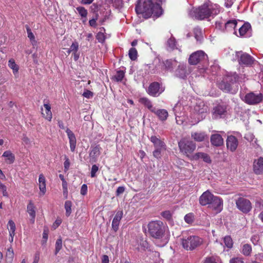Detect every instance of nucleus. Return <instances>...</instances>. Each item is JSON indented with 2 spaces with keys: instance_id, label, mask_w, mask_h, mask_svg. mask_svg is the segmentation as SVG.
<instances>
[{
  "instance_id": "1",
  "label": "nucleus",
  "mask_w": 263,
  "mask_h": 263,
  "mask_svg": "<svg viewBox=\"0 0 263 263\" xmlns=\"http://www.w3.org/2000/svg\"><path fill=\"white\" fill-rule=\"evenodd\" d=\"M135 11L144 18H148L153 15L158 17L162 15L163 10L160 4L153 3L152 0H138L135 6Z\"/></svg>"
},
{
  "instance_id": "2",
  "label": "nucleus",
  "mask_w": 263,
  "mask_h": 263,
  "mask_svg": "<svg viewBox=\"0 0 263 263\" xmlns=\"http://www.w3.org/2000/svg\"><path fill=\"white\" fill-rule=\"evenodd\" d=\"M219 12L220 10L217 6L206 3L192 11L193 16L199 20L208 18L212 15H216Z\"/></svg>"
},
{
  "instance_id": "3",
  "label": "nucleus",
  "mask_w": 263,
  "mask_h": 263,
  "mask_svg": "<svg viewBox=\"0 0 263 263\" xmlns=\"http://www.w3.org/2000/svg\"><path fill=\"white\" fill-rule=\"evenodd\" d=\"M180 152L191 160H194V152L196 148V144L192 141L183 138L178 142Z\"/></svg>"
},
{
  "instance_id": "4",
  "label": "nucleus",
  "mask_w": 263,
  "mask_h": 263,
  "mask_svg": "<svg viewBox=\"0 0 263 263\" xmlns=\"http://www.w3.org/2000/svg\"><path fill=\"white\" fill-rule=\"evenodd\" d=\"M147 227L150 235L153 238L160 239L164 234V227L161 221H152L148 224Z\"/></svg>"
},
{
  "instance_id": "5",
  "label": "nucleus",
  "mask_w": 263,
  "mask_h": 263,
  "mask_svg": "<svg viewBox=\"0 0 263 263\" xmlns=\"http://www.w3.org/2000/svg\"><path fill=\"white\" fill-rule=\"evenodd\" d=\"M203 242L202 238L197 236H190L181 239L182 247L187 251H193Z\"/></svg>"
},
{
  "instance_id": "6",
  "label": "nucleus",
  "mask_w": 263,
  "mask_h": 263,
  "mask_svg": "<svg viewBox=\"0 0 263 263\" xmlns=\"http://www.w3.org/2000/svg\"><path fill=\"white\" fill-rule=\"evenodd\" d=\"M208 61V55L202 50H198L192 53L189 58V63L195 65L199 63H204Z\"/></svg>"
},
{
  "instance_id": "7",
  "label": "nucleus",
  "mask_w": 263,
  "mask_h": 263,
  "mask_svg": "<svg viewBox=\"0 0 263 263\" xmlns=\"http://www.w3.org/2000/svg\"><path fill=\"white\" fill-rule=\"evenodd\" d=\"M235 83V79L232 76H227L219 83L218 87L225 92H231L235 93L236 91L233 90L232 86Z\"/></svg>"
},
{
  "instance_id": "8",
  "label": "nucleus",
  "mask_w": 263,
  "mask_h": 263,
  "mask_svg": "<svg viewBox=\"0 0 263 263\" xmlns=\"http://www.w3.org/2000/svg\"><path fill=\"white\" fill-rule=\"evenodd\" d=\"M235 203L237 208L243 214H248L252 209L251 201L244 197H239Z\"/></svg>"
},
{
  "instance_id": "9",
  "label": "nucleus",
  "mask_w": 263,
  "mask_h": 263,
  "mask_svg": "<svg viewBox=\"0 0 263 263\" xmlns=\"http://www.w3.org/2000/svg\"><path fill=\"white\" fill-rule=\"evenodd\" d=\"M228 105L225 103H219L214 106L212 111L213 118L218 119L224 118L228 110Z\"/></svg>"
},
{
  "instance_id": "10",
  "label": "nucleus",
  "mask_w": 263,
  "mask_h": 263,
  "mask_svg": "<svg viewBox=\"0 0 263 263\" xmlns=\"http://www.w3.org/2000/svg\"><path fill=\"white\" fill-rule=\"evenodd\" d=\"M236 56L237 58L239 64L241 65L251 66L255 61L254 58L251 55L242 51H236Z\"/></svg>"
},
{
  "instance_id": "11",
  "label": "nucleus",
  "mask_w": 263,
  "mask_h": 263,
  "mask_svg": "<svg viewBox=\"0 0 263 263\" xmlns=\"http://www.w3.org/2000/svg\"><path fill=\"white\" fill-rule=\"evenodd\" d=\"M262 101L263 95L261 93L256 94L253 92L247 93L244 99V101L249 105L257 104Z\"/></svg>"
},
{
  "instance_id": "12",
  "label": "nucleus",
  "mask_w": 263,
  "mask_h": 263,
  "mask_svg": "<svg viewBox=\"0 0 263 263\" xmlns=\"http://www.w3.org/2000/svg\"><path fill=\"white\" fill-rule=\"evenodd\" d=\"M164 88L160 87V84L157 82L151 83L146 90L147 93L151 96L156 97L161 94Z\"/></svg>"
},
{
  "instance_id": "13",
  "label": "nucleus",
  "mask_w": 263,
  "mask_h": 263,
  "mask_svg": "<svg viewBox=\"0 0 263 263\" xmlns=\"http://www.w3.org/2000/svg\"><path fill=\"white\" fill-rule=\"evenodd\" d=\"M226 145L228 150L231 152H235L238 145V139L234 136H228L226 140Z\"/></svg>"
},
{
  "instance_id": "14",
  "label": "nucleus",
  "mask_w": 263,
  "mask_h": 263,
  "mask_svg": "<svg viewBox=\"0 0 263 263\" xmlns=\"http://www.w3.org/2000/svg\"><path fill=\"white\" fill-rule=\"evenodd\" d=\"M102 148L99 144L95 145L91 147V150L89 153L90 161L96 162L98 157L100 155Z\"/></svg>"
},
{
  "instance_id": "15",
  "label": "nucleus",
  "mask_w": 263,
  "mask_h": 263,
  "mask_svg": "<svg viewBox=\"0 0 263 263\" xmlns=\"http://www.w3.org/2000/svg\"><path fill=\"white\" fill-rule=\"evenodd\" d=\"M209 191H206L202 193L199 198V203L202 205L210 204L213 199L215 197Z\"/></svg>"
},
{
  "instance_id": "16",
  "label": "nucleus",
  "mask_w": 263,
  "mask_h": 263,
  "mask_svg": "<svg viewBox=\"0 0 263 263\" xmlns=\"http://www.w3.org/2000/svg\"><path fill=\"white\" fill-rule=\"evenodd\" d=\"M209 206L215 211L216 213H219L222 210L223 200L219 197L215 196L210 203Z\"/></svg>"
},
{
  "instance_id": "17",
  "label": "nucleus",
  "mask_w": 263,
  "mask_h": 263,
  "mask_svg": "<svg viewBox=\"0 0 263 263\" xmlns=\"http://www.w3.org/2000/svg\"><path fill=\"white\" fill-rule=\"evenodd\" d=\"M253 170L256 175H261L263 174V157H260L254 160Z\"/></svg>"
},
{
  "instance_id": "18",
  "label": "nucleus",
  "mask_w": 263,
  "mask_h": 263,
  "mask_svg": "<svg viewBox=\"0 0 263 263\" xmlns=\"http://www.w3.org/2000/svg\"><path fill=\"white\" fill-rule=\"evenodd\" d=\"M208 110V106L205 105L202 101H198L194 107L193 112L198 115H203L207 112Z\"/></svg>"
},
{
  "instance_id": "19",
  "label": "nucleus",
  "mask_w": 263,
  "mask_h": 263,
  "mask_svg": "<svg viewBox=\"0 0 263 263\" xmlns=\"http://www.w3.org/2000/svg\"><path fill=\"white\" fill-rule=\"evenodd\" d=\"M68 138L69 140L70 148L71 152H73L75 151L76 147V138L73 133L69 128L66 130Z\"/></svg>"
},
{
  "instance_id": "20",
  "label": "nucleus",
  "mask_w": 263,
  "mask_h": 263,
  "mask_svg": "<svg viewBox=\"0 0 263 263\" xmlns=\"http://www.w3.org/2000/svg\"><path fill=\"white\" fill-rule=\"evenodd\" d=\"M191 137L196 142H202L208 139V136L204 132H192Z\"/></svg>"
},
{
  "instance_id": "21",
  "label": "nucleus",
  "mask_w": 263,
  "mask_h": 263,
  "mask_svg": "<svg viewBox=\"0 0 263 263\" xmlns=\"http://www.w3.org/2000/svg\"><path fill=\"white\" fill-rule=\"evenodd\" d=\"M123 216V212L119 211L117 212L115 216L114 217L112 221L111 227L112 229L116 232L118 229L120 224V220H121Z\"/></svg>"
},
{
  "instance_id": "22",
  "label": "nucleus",
  "mask_w": 263,
  "mask_h": 263,
  "mask_svg": "<svg viewBox=\"0 0 263 263\" xmlns=\"http://www.w3.org/2000/svg\"><path fill=\"white\" fill-rule=\"evenodd\" d=\"M210 140L212 145L215 146H220L223 144V139L222 136L218 134L212 135Z\"/></svg>"
},
{
  "instance_id": "23",
  "label": "nucleus",
  "mask_w": 263,
  "mask_h": 263,
  "mask_svg": "<svg viewBox=\"0 0 263 263\" xmlns=\"http://www.w3.org/2000/svg\"><path fill=\"white\" fill-rule=\"evenodd\" d=\"M152 112L155 114L157 116L159 120L162 122L166 121L168 116L167 111L164 109H156L155 108L154 109V111H153Z\"/></svg>"
},
{
  "instance_id": "24",
  "label": "nucleus",
  "mask_w": 263,
  "mask_h": 263,
  "mask_svg": "<svg viewBox=\"0 0 263 263\" xmlns=\"http://www.w3.org/2000/svg\"><path fill=\"white\" fill-rule=\"evenodd\" d=\"M27 212L31 217V221L32 223L34 222L35 218L36 216L35 206L32 202L30 200L27 206Z\"/></svg>"
},
{
  "instance_id": "25",
  "label": "nucleus",
  "mask_w": 263,
  "mask_h": 263,
  "mask_svg": "<svg viewBox=\"0 0 263 263\" xmlns=\"http://www.w3.org/2000/svg\"><path fill=\"white\" fill-rule=\"evenodd\" d=\"M39 189L40 191V195L41 196H43L46 192V179L43 174H41L39 175Z\"/></svg>"
},
{
  "instance_id": "26",
  "label": "nucleus",
  "mask_w": 263,
  "mask_h": 263,
  "mask_svg": "<svg viewBox=\"0 0 263 263\" xmlns=\"http://www.w3.org/2000/svg\"><path fill=\"white\" fill-rule=\"evenodd\" d=\"M44 107L45 108V114L42 111V115L43 117L49 121H51L52 118V114L51 111V106L49 103H44ZM43 111V108H41Z\"/></svg>"
},
{
  "instance_id": "27",
  "label": "nucleus",
  "mask_w": 263,
  "mask_h": 263,
  "mask_svg": "<svg viewBox=\"0 0 263 263\" xmlns=\"http://www.w3.org/2000/svg\"><path fill=\"white\" fill-rule=\"evenodd\" d=\"M139 102L147 107L152 112L154 111L155 107L153 105L152 101L147 98L142 97L139 99Z\"/></svg>"
},
{
  "instance_id": "28",
  "label": "nucleus",
  "mask_w": 263,
  "mask_h": 263,
  "mask_svg": "<svg viewBox=\"0 0 263 263\" xmlns=\"http://www.w3.org/2000/svg\"><path fill=\"white\" fill-rule=\"evenodd\" d=\"M2 157H4L5 161L7 164H12L15 160V156L10 151H6L3 154Z\"/></svg>"
},
{
  "instance_id": "29",
  "label": "nucleus",
  "mask_w": 263,
  "mask_h": 263,
  "mask_svg": "<svg viewBox=\"0 0 263 263\" xmlns=\"http://www.w3.org/2000/svg\"><path fill=\"white\" fill-rule=\"evenodd\" d=\"M193 159L194 160H197L199 159H201L206 163H210L211 162V159L209 155L204 153L199 152L194 154V158H193Z\"/></svg>"
},
{
  "instance_id": "30",
  "label": "nucleus",
  "mask_w": 263,
  "mask_h": 263,
  "mask_svg": "<svg viewBox=\"0 0 263 263\" xmlns=\"http://www.w3.org/2000/svg\"><path fill=\"white\" fill-rule=\"evenodd\" d=\"M150 141L153 143L155 148L166 146L164 142L155 136H151Z\"/></svg>"
},
{
  "instance_id": "31",
  "label": "nucleus",
  "mask_w": 263,
  "mask_h": 263,
  "mask_svg": "<svg viewBox=\"0 0 263 263\" xmlns=\"http://www.w3.org/2000/svg\"><path fill=\"white\" fill-rule=\"evenodd\" d=\"M163 64L166 69L172 71L177 65L178 62L175 60L170 59L165 60Z\"/></svg>"
},
{
  "instance_id": "32",
  "label": "nucleus",
  "mask_w": 263,
  "mask_h": 263,
  "mask_svg": "<svg viewBox=\"0 0 263 263\" xmlns=\"http://www.w3.org/2000/svg\"><path fill=\"white\" fill-rule=\"evenodd\" d=\"M237 24V22L236 20H229L224 23V29L227 31H232L235 29Z\"/></svg>"
},
{
  "instance_id": "33",
  "label": "nucleus",
  "mask_w": 263,
  "mask_h": 263,
  "mask_svg": "<svg viewBox=\"0 0 263 263\" xmlns=\"http://www.w3.org/2000/svg\"><path fill=\"white\" fill-rule=\"evenodd\" d=\"M186 66L183 64H180L178 66L176 70V74L180 78L184 79L186 77Z\"/></svg>"
},
{
  "instance_id": "34",
  "label": "nucleus",
  "mask_w": 263,
  "mask_h": 263,
  "mask_svg": "<svg viewBox=\"0 0 263 263\" xmlns=\"http://www.w3.org/2000/svg\"><path fill=\"white\" fill-rule=\"evenodd\" d=\"M221 260L218 256L212 255L205 257L203 263H221Z\"/></svg>"
},
{
  "instance_id": "35",
  "label": "nucleus",
  "mask_w": 263,
  "mask_h": 263,
  "mask_svg": "<svg viewBox=\"0 0 263 263\" xmlns=\"http://www.w3.org/2000/svg\"><path fill=\"white\" fill-rule=\"evenodd\" d=\"M14 258V252L12 247L7 249L6 254V262L7 263H12Z\"/></svg>"
},
{
  "instance_id": "36",
  "label": "nucleus",
  "mask_w": 263,
  "mask_h": 263,
  "mask_svg": "<svg viewBox=\"0 0 263 263\" xmlns=\"http://www.w3.org/2000/svg\"><path fill=\"white\" fill-rule=\"evenodd\" d=\"M251 26L249 23H245L239 29V33L240 36L245 35L250 29Z\"/></svg>"
},
{
  "instance_id": "37",
  "label": "nucleus",
  "mask_w": 263,
  "mask_h": 263,
  "mask_svg": "<svg viewBox=\"0 0 263 263\" xmlns=\"http://www.w3.org/2000/svg\"><path fill=\"white\" fill-rule=\"evenodd\" d=\"M8 66L9 68L12 69L14 74L18 73L19 67L15 63V61L13 59H10L8 61Z\"/></svg>"
},
{
  "instance_id": "38",
  "label": "nucleus",
  "mask_w": 263,
  "mask_h": 263,
  "mask_svg": "<svg viewBox=\"0 0 263 263\" xmlns=\"http://www.w3.org/2000/svg\"><path fill=\"white\" fill-rule=\"evenodd\" d=\"M166 150V146L163 147L155 148L153 152V156L157 159L161 158L162 156V153Z\"/></svg>"
},
{
  "instance_id": "39",
  "label": "nucleus",
  "mask_w": 263,
  "mask_h": 263,
  "mask_svg": "<svg viewBox=\"0 0 263 263\" xmlns=\"http://www.w3.org/2000/svg\"><path fill=\"white\" fill-rule=\"evenodd\" d=\"M242 253L246 256H250L252 252V247L249 244H245L242 246Z\"/></svg>"
},
{
  "instance_id": "40",
  "label": "nucleus",
  "mask_w": 263,
  "mask_h": 263,
  "mask_svg": "<svg viewBox=\"0 0 263 263\" xmlns=\"http://www.w3.org/2000/svg\"><path fill=\"white\" fill-rule=\"evenodd\" d=\"M9 235L14 236L16 229L15 224L12 220H9L8 222Z\"/></svg>"
},
{
  "instance_id": "41",
  "label": "nucleus",
  "mask_w": 263,
  "mask_h": 263,
  "mask_svg": "<svg viewBox=\"0 0 263 263\" xmlns=\"http://www.w3.org/2000/svg\"><path fill=\"white\" fill-rule=\"evenodd\" d=\"M194 36L197 41H200L202 39V33L201 29L199 27H196L193 30Z\"/></svg>"
},
{
  "instance_id": "42",
  "label": "nucleus",
  "mask_w": 263,
  "mask_h": 263,
  "mask_svg": "<svg viewBox=\"0 0 263 263\" xmlns=\"http://www.w3.org/2000/svg\"><path fill=\"white\" fill-rule=\"evenodd\" d=\"M72 202L69 200H67L65 202L64 208L66 210L65 215L69 217L71 213Z\"/></svg>"
},
{
  "instance_id": "43",
  "label": "nucleus",
  "mask_w": 263,
  "mask_h": 263,
  "mask_svg": "<svg viewBox=\"0 0 263 263\" xmlns=\"http://www.w3.org/2000/svg\"><path fill=\"white\" fill-rule=\"evenodd\" d=\"M128 55L131 60L135 61L137 59L138 56L137 49L134 47L131 48L129 50Z\"/></svg>"
},
{
  "instance_id": "44",
  "label": "nucleus",
  "mask_w": 263,
  "mask_h": 263,
  "mask_svg": "<svg viewBox=\"0 0 263 263\" xmlns=\"http://www.w3.org/2000/svg\"><path fill=\"white\" fill-rule=\"evenodd\" d=\"M184 221L188 224H192L195 220V216L194 213H189L186 214L184 217Z\"/></svg>"
},
{
  "instance_id": "45",
  "label": "nucleus",
  "mask_w": 263,
  "mask_h": 263,
  "mask_svg": "<svg viewBox=\"0 0 263 263\" xmlns=\"http://www.w3.org/2000/svg\"><path fill=\"white\" fill-rule=\"evenodd\" d=\"M79 49V44L77 42H74L72 43L70 48L67 49V53L69 54L70 53L78 52Z\"/></svg>"
},
{
  "instance_id": "46",
  "label": "nucleus",
  "mask_w": 263,
  "mask_h": 263,
  "mask_svg": "<svg viewBox=\"0 0 263 263\" xmlns=\"http://www.w3.org/2000/svg\"><path fill=\"white\" fill-rule=\"evenodd\" d=\"M223 241L225 246L228 248H232L233 245V242L232 238L230 236H226L224 237Z\"/></svg>"
},
{
  "instance_id": "47",
  "label": "nucleus",
  "mask_w": 263,
  "mask_h": 263,
  "mask_svg": "<svg viewBox=\"0 0 263 263\" xmlns=\"http://www.w3.org/2000/svg\"><path fill=\"white\" fill-rule=\"evenodd\" d=\"M167 45L172 49L176 48V41L174 37L171 36L167 41Z\"/></svg>"
},
{
  "instance_id": "48",
  "label": "nucleus",
  "mask_w": 263,
  "mask_h": 263,
  "mask_svg": "<svg viewBox=\"0 0 263 263\" xmlns=\"http://www.w3.org/2000/svg\"><path fill=\"white\" fill-rule=\"evenodd\" d=\"M124 77V72L123 70H118L116 75L114 76V78L117 82L121 81Z\"/></svg>"
},
{
  "instance_id": "49",
  "label": "nucleus",
  "mask_w": 263,
  "mask_h": 263,
  "mask_svg": "<svg viewBox=\"0 0 263 263\" xmlns=\"http://www.w3.org/2000/svg\"><path fill=\"white\" fill-rule=\"evenodd\" d=\"M79 14L82 17H86L88 12L87 10L83 7H78L76 8Z\"/></svg>"
},
{
  "instance_id": "50",
  "label": "nucleus",
  "mask_w": 263,
  "mask_h": 263,
  "mask_svg": "<svg viewBox=\"0 0 263 263\" xmlns=\"http://www.w3.org/2000/svg\"><path fill=\"white\" fill-rule=\"evenodd\" d=\"M62 248V240L59 238L55 242V255H57Z\"/></svg>"
},
{
  "instance_id": "51",
  "label": "nucleus",
  "mask_w": 263,
  "mask_h": 263,
  "mask_svg": "<svg viewBox=\"0 0 263 263\" xmlns=\"http://www.w3.org/2000/svg\"><path fill=\"white\" fill-rule=\"evenodd\" d=\"M161 216L167 220H170L172 218V214L170 211H165L161 213Z\"/></svg>"
},
{
  "instance_id": "52",
  "label": "nucleus",
  "mask_w": 263,
  "mask_h": 263,
  "mask_svg": "<svg viewBox=\"0 0 263 263\" xmlns=\"http://www.w3.org/2000/svg\"><path fill=\"white\" fill-rule=\"evenodd\" d=\"M26 28L28 34V37L31 41H35V36L32 32L31 29L27 25L26 26Z\"/></svg>"
},
{
  "instance_id": "53",
  "label": "nucleus",
  "mask_w": 263,
  "mask_h": 263,
  "mask_svg": "<svg viewBox=\"0 0 263 263\" xmlns=\"http://www.w3.org/2000/svg\"><path fill=\"white\" fill-rule=\"evenodd\" d=\"M99 170V167L96 164H93L92 165L91 172H90V176L91 178H95L96 177V173Z\"/></svg>"
},
{
  "instance_id": "54",
  "label": "nucleus",
  "mask_w": 263,
  "mask_h": 263,
  "mask_svg": "<svg viewBox=\"0 0 263 263\" xmlns=\"http://www.w3.org/2000/svg\"><path fill=\"white\" fill-rule=\"evenodd\" d=\"M62 187H63V195L65 198H67L68 196V187H67V183L66 181L62 182Z\"/></svg>"
},
{
  "instance_id": "55",
  "label": "nucleus",
  "mask_w": 263,
  "mask_h": 263,
  "mask_svg": "<svg viewBox=\"0 0 263 263\" xmlns=\"http://www.w3.org/2000/svg\"><path fill=\"white\" fill-rule=\"evenodd\" d=\"M96 39L100 43H103L105 40V36L103 32H99L97 34Z\"/></svg>"
},
{
  "instance_id": "56",
  "label": "nucleus",
  "mask_w": 263,
  "mask_h": 263,
  "mask_svg": "<svg viewBox=\"0 0 263 263\" xmlns=\"http://www.w3.org/2000/svg\"><path fill=\"white\" fill-rule=\"evenodd\" d=\"M70 166V161L68 158L67 156H65V161L64 162V171L67 172Z\"/></svg>"
},
{
  "instance_id": "57",
  "label": "nucleus",
  "mask_w": 263,
  "mask_h": 263,
  "mask_svg": "<svg viewBox=\"0 0 263 263\" xmlns=\"http://www.w3.org/2000/svg\"><path fill=\"white\" fill-rule=\"evenodd\" d=\"M216 28L221 31H225L224 29V25H223V23L220 21H217L215 23Z\"/></svg>"
},
{
  "instance_id": "58",
  "label": "nucleus",
  "mask_w": 263,
  "mask_h": 263,
  "mask_svg": "<svg viewBox=\"0 0 263 263\" xmlns=\"http://www.w3.org/2000/svg\"><path fill=\"white\" fill-rule=\"evenodd\" d=\"M48 237V229L47 228H45L43 233V243H46Z\"/></svg>"
},
{
  "instance_id": "59",
  "label": "nucleus",
  "mask_w": 263,
  "mask_h": 263,
  "mask_svg": "<svg viewBox=\"0 0 263 263\" xmlns=\"http://www.w3.org/2000/svg\"><path fill=\"white\" fill-rule=\"evenodd\" d=\"M230 263H244V261L242 258L234 257L230 260Z\"/></svg>"
},
{
  "instance_id": "60",
  "label": "nucleus",
  "mask_w": 263,
  "mask_h": 263,
  "mask_svg": "<svg viewBox=\"0 0 263 263\" xmlns=\"http://www.w3.org/2000/svg\"><path fill=\"white\" fill-rule=\"evenodd\" d=\"M81 194L85 195L87 193V186L86 184H84L82 185L80 191Z\"/></svg>"
},
{
  "instance_id": "61",
  "label": "nucleus",
  "mask_w": 263,
  "mask_h": 263,
  "mask_svg": "<svg viewBox=\"0 0 263 263\" xmlns=\"http://www.w3.org/2000/svg\"><path fill=\"white\" fill-rule=\"evenodd\" d=\"M40 253L39 251L35 252L34 255L33 261L32 263H39V261L40 260Z\"/></svg>"
},
{
  "instance_id": "62",
  "label": "nucleus",
  "mask_w": 263,
  "mask_h": 263,
  "mask_svg": "<svg viewBox=\"0 0 263 263\" xmlns=\"http://www.w3.org/2000/svg\"><path fill=\"white\" fill-rule=\"evenodd\" d=\"M98 19V14L96 15L95 18H92L89 21V25L91 27H96L97 26L96 21Z\"/></svg>"
},
{
  "instance_id": "63",
  "label": "nucleus",
  "mask_w": 263,
  "mask_h": 263,
  "mask_svg": "<svg viewBox=\"0 0 263 263\" xmlns=\"http://www.w3.org/2000/svg\"><path fill=\"white\" fill-rule=\"evenodd\" d=\"M83 96L86 98H90L93 96V93L88 90H86L83 93Z\"/></svg>"
},
{
  "instance_id": "64",
  "label": "nucleus",
  "mask_w": 263,
  "mask_h": 263,
  "mask_svg": "<svg viewBox=\"0 0 263 263\" xmlns=\"http://www.w3.org/2000/svg\"><path fill=\"white\" fill-rule=\"evenodd\" d=\"M125 191V188L123 186H119L117 188L116 192V196H119L123 193Z\"/></svg>"
}]
</instances>
